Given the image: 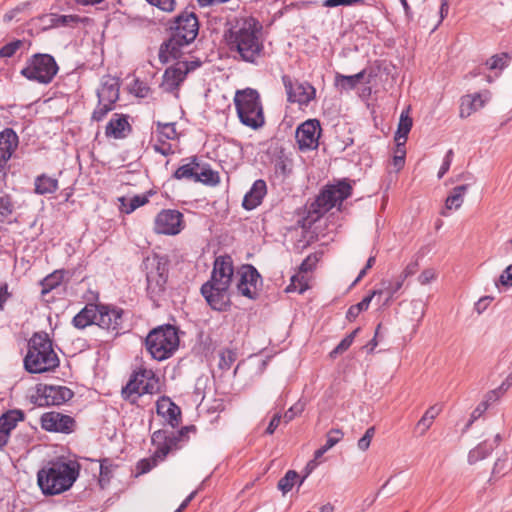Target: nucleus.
Masks as SVG:
<instances>
[{
	"instance_id": "1",
	"label": "nucleus",
	"mask_w": 512,
	"mask_h": 512,
	"mask_svg": "<svg viewBox=\"0 0 512 512\" xmlns=\"http://www.w3.org/2000/svg\"><path fill=\"white\" fill-rule=\"evenodd\" d=\"M233 274V261L230 256H219L215 259L211 278L201 287V293L212 309L223 311L228 307Z\"/></svg>"
},
{
	"instance_id": "2",
	"label": "nucleus",
	"mask_w": 512,
	"mask_h": 512,
	"mask_svg": "<svg viewBox=\"0 0 512 512\" xmlns=\"http://www.w3.org/2000/svg\"><path fill=\"white\" fill-rule=\"evenodd\" d=\"M258 22L253 18L244 19L230 29L227 42L232 51H236L242 60L255 62L260 56L263 43L260 40Z\"/></svg>"
},
{
	"instance_id": "3",
	"label": "nucleus",
	"mask_w": 512,
	"mask_h": 512,
	"mask_svg": "<svg viewBox=\"0 0 512 512\" xmlns=\"http://www.w3.org/2000/svg\"><path fill=\"white\" fill-rule=\"evenodd\" d=\"M198 31L199 24L196 15L189 11L181 13L171 26L170 38L160 48V60L165 63L179 58L181 49L195 40Z\"/></svg>"
},
{
	"instance_id": "4",
	"label": "nucleus",
	"mask_w": 512,
	"mask_h": 512,
	"mask_svg": "<svg viewBox=\"0 0 512 512\" xmlns=\"http://www.w3.org/2000/svg\"><path fill=\"white\" fill-rule=\"evenodd\" d=\"M78 477L75 463L56 461L38 472V485L46 495H56L68 490Z\"/></svg>"
},
{
	"instance_id": "5",
	"label": "nucleus",
	"mask_w": 512,
	"mask_h": 512,
	"mask_svg": "<svg viewBox=\"0 0 512 512\" xmlns=\"http://www.w3.org/2000/svg\"><path fill=\"white\" fill-rule=\"evenodd\" d=\"M59 365L57 354L47 334L36 333L30 339L24 358L25 369L30 373H44Z\"/></svg>"
},
{
	"instance_id": "6",
	"label": "nucleus",
	"mask_w": 512,
	"mask_h": 512,
	"mask_svg": "<svg viewBox=\"0 0 512 512\" xmlns=\"http://www.w3.org/2000/svg\"><path fill=\"white\" fill-rule=\"evenodd\" d=\"M234 103L242 124L252 129L264 125L265 118L258 91L252 88L238 90L234 96Z\"/></svg>"
},
{
	"instance_id": "7",
	"label": "nucleus",
	"mask_w": 512,
	"mask_h": 512,
	"mask_svg": "<svg viewBox=\"0 0 512 512\" xmlns=\"http://www.w3.org/2000/svg\"><path fill=\"white\" fill-rule=\"evenodd\" d=\"M178 347V332L171 325L157 327L146 337V348L152 358L158 361L171 357Z\"/></svg>"
},
{
	"instance_id": "8",
	"label": "nucleus",
	"mask_w": 512,
	"mask_h": 512,
	"mask_svg": "<svg viewBox=\"0 0 512 512\" xmlns=\"http://www.w3.org/2000/svg\"><path fill=\"white\" fill-rule=\"evenodd\" d=\"M189 429V427H185L178 432L169 433L162 430L155 431L152 435V442L156 446V449L150 459H143L139 462L138 468L140 469V472H149L159 461H163L169 452L177 449L178 442L184 435V430L188 431Z\"/></svg>"
},
{
	"instance_id": "9",
	"label": "nucleus",
	"mask_w": 512,
	"mask_h": 512,
	"mask_svg": "<svg viewBox=\"0 0 512 512\" xmlns=\"http://www.w3.org/2000/svg\"><path fill=\"white\" fill-rule=\"evenodd\" d=\"M58 72V65L55 59L49 54L33 55L21 74L40 84H49Z\"/></svg>"
},
{
	"instance_id": "10",
	"label": "nucleus",
	"mask_w": 512,
	"mask_h": 512,
	"mask_svg": "<svg viewBox=\"0 0 512 512\" xmlns=\"http://www.w3.org/2000/svg\"><path fill=\"white\" fill-rule=\"evenodd\" d=\"M160 389L159 379L152 369L139 368L123 388L122 394L125 398L132 395L154 394Z\"/></svg>"
},
{
	"instance_id": "11",
	"label": "nucleus",
	"mask_w": 512,
	"mask_h": 512,
	"mask_svg": "<svg viewBox=\"0 0 512 512\" xmlns=\"http://www.w3.org/2000/svg\"><path fill=\"white\" fill-rule=\"evenodd\" d=\"M184 228V215L176 209H162L153 221V231L158 235L176 236Z\"/></svg>"
},
{
	"instance_id": "12",
	"label": "nucleus",
	"mask_w": 512,
	"mask_h": 512,
	"mask_svg": "<svg viewBox=\"0 0 512 512\" xmlns=\"http://www.w3.org/2000/svg\"><path fill=\"white\" fill-rule=\"evenodd\" d=\"M351 185L346 181H340L336 185L327 186L316 199V212L325 213L333 207L340 205L342 201L350 197Z\"/></svg>"
},
{
	"instance_id": "13",
	"label": "nucleus",
	"mask_w": 512,
	"mask_h": 512,
	"mask_svg": "<svg viewBox=\"0 0 512 512\" xmlns=\"http://www.w3.org/2000/svg\"><path fill=\"white\" fill-rule=\"evenodd\" d=\"M144 265L147 270V291L150 297L154 299L164 291L167 281L166 268L156 257L147 258Z\"/></svg>"
},
{
	"instance_id": "14",
	"label": "nucleus",
	"mask_w": 512,
	"mask_h": 512,
	"mask_svg": "<svg viewBox=\"0 0 512 512\" xmlns=\"http://www.w3.org/2000/svg\"><path fill=\"white\" fill-rule=\"evenodd\" d=\"M201 65L200 61H179L175 65L167 68L163 75L161 87L166 92H173L178 89L190 71L195 70Z\"/></svg>"
},
{
	"instance_id": "15",
	"label": "nucleus",
	"mask_w": 512,
	"mask_h": 512,
	"mask_svg": "<svg viewBox=\"0 0 512 512\" xmlns=\"http://www.w3.org/2000/svg\"><path fill=\"white\" fill-rule=\"evenodd\" d=\"M237 277L238 292L249 299H255L262 285L261 276L256 268L252 265H243L237 271Z\"/></svg>"
},
{
	"instance_id": "16",
	"label": "nucleus",
	"mask_w": 512,
	"mask_h": 512,
	"mask_svg": "<svg viewBox=\"0 0 512 512\" xmlns=\"http://www.w3.org/2000/svg\"><path fill=\"white\" fill-rule=\"evenodd\" d=\"M73 396V392L64 386L39 385L33 396L38 406L60 405Z\"/></svg>"
},
{
	"instance_id": "17",
	"label": "nucleus",
	"mask_w": 512,
	"mask_h": 512,
	"mask_svg": "<svg viewBox=\"0 0 512 512\" xmlns=\"http://www.w3.org/2000/svg\"><path fill=\"white\" fill-rule=\"evenodd\" d=\"M320 122L309 119L303 122L296 130V141L300 150H313L318 147L321 135Z\"/></svg>"
},
{
	"instance_id": "18",
	"label": "nucleus",
	"mask_w": 512,
	"mask_h": 512,
	"mask_svg": "<svg viewBox=\"0 0 512 512\" xmlns=\"http://www.w3.org/2000/svg\"><path fill=\"white\" fill-rule=\"evenodd\" d=\"M283 83L290 102L307 106L316 95V89L308 82H292L287 76L283 77Z\"/></svg>"
},
{
	"instance_id": "19",
	"label": "nucleus",
	"mask_w": 512,
	"mask_h": 512,
	"mask_svg": "<svg viewBox=\"0 0 512 512\" xmlns=\"http://www.w3.org/2000/svg\"><path fill=\"white\" fill-rule=\"evenodd\" d=\"M74 420L68 415L51 411L41 416V426L49 432L70 433L73 430Z\"/></svg>"
},
{
	"instance_id": "20",
	"label": "nucleus",
	"mask_w": 512,
	"mask_h": 512,
	"mask_svg": "<svg viewBox=\"0 0 512 512\" xmlns=\"http://www.w3.org/2000/svg\"><path fill=\"white\" fill-rule=\"evenodd\" d=\"M491 99V93L488 90L467 94L460 99V118H468L473 113L482 109Z\"/></svg>"
},
{
	"instance_id": "21",
	"label": "nucleus",
	"mask_w": 512,
	"mask_h": 512,
	"mask_svg": "<svg viewBox=\"0 0 512 512\" xmlns=\"http://www.w3.org/2000/svg\"><path fill=\"white\" fill-rule=\"evenodd\" d=\"M96 325L106 330H117L122 323V311L109 306L98 305Z\"/></svg>"
},
{
	"instance_id": "22",
	"label": "nucleus",
	"mask_w": 512,
	"mask_h": 512,
	"mask_svg": "<svg viewBox=\"0 0 512 512\" xmlns=\"http://www.w3.org/2000/svg\"><path fill=\"white\" fill-rule=\"evenodd\" d=\"M156 411L164 422L175 428L179 425L181 419L180 408L168 397L160 398L156 403Z\"/></svg>"
},
{
	"instance_id": "23",
	"label": "nucleus",
	"mask_w": 512,
	"mask_h": 512,
	"mask_svg": "<svg viewBox=\"0 0 512 512\" xmlns=\"http://www.w3.org/2000/svg\"><path fill=\"white\" fill-rule=\"evenodd\" d=\"M131 126L127 116L114 114L106 126L105 134L107 137L122 139L130 132Z\"/></svg>"
},
{
	"instance_id": "24",
	"label": "nucleus",
	"mask_w": 512,
	"mask_h": 512,
	"mask_svg": "<svg viewBox=\"0 0 512 512\" xmlns=\"http://www.w3.org/2000/svg\"><path fill=\"white\" fill-rule=\"evenodd\" d=\"M18 146V136L12 129L0 133V162L6 165Z\"/></svg>"
},
{
	"instance_id": "25",
	"label": "nucleus",
	"mask_w": 512,
	"mask_h": 512,
	"mask_svg": "<svg viewBox=\"0 0 512 512\" xmlns=\"http://www.w3.org/2000/svg\"><path fill=\"white\" fill-rule=\"evenodd\" d=\"M267 193V186L264 180H256L251 189L245 194L243 207L246 210H252L259 206Z\"/></svg>"
},
{
	"instance_id": "26",
	"label": "nucleus",
	"mask_w": 512,
	"mask_h": 512,
	"mask_svg": "<svg viewBox=\"0 0 512 512\" xmlns=\"http://www.w3.org/2000/svg\"><path fill=\"white\" fill-rule=\"evenodd\" d=\"M97 95L99 102L114 105L119 98V84L117 80L111 77H104Z\"/></svg>"
},
{
	"instance_id": "27",
	"label": "nucleus",
	"mask_w": 512,
	"mask_h": 512,
	"mask_svg": "<svg viewBox=\"0 0 512 512\" xmlns=\"http://www.w3.org/2000/svg\"><path fill=\"white\" fill-rule=\"evenodd\" d=\"M310 257H308L300 266V271L296 275L291 277L290 284L286 287V292H298L300 294L304 293L308 288V278L305 275L310 269L311 265H309Z\"/></svg>"
},
{
	"instance_id": "28",
	"label": "nucleus",
	"mask_w": 512,
	"mask_h": 512,
	"mask_svg": "<svg viewBox=\"0 0 512 512\" xmlns=\"http://www.w3.org/2000/svg\"><path fill=\"white\" fill-rule=\"evenodd\" d=\"M467 187V185H460L452 189L445 200L443 209L440 212L442 216L447 217L451 211L458 210L462 206Z\"/></svg>"
},
{
	"instance_id": "29",
	"label": "nucleus",
	"mask_w": 512,
	"mask_h": 512,
	"mask_svg": "<svg viewBox=\"0 0 512 512\" xmlns=\"http://www.w3.org/2000/svg\"><path fill=\"white\" fill-rule=\"evenodd\" d=\"M343 438V432L340 429H331L326 435V443L314 453V460L308 463V467L314 468L319 460L328 450L334 447Z\"/></svg>"
},
{
	"instance_id": "30",
	"label": "nucleus",
	"mask_w": 512,
	"mask_h": 512,
	"mask_svg": "<svg viewBox=\"0 0 512 512\" xmlns=\"http://www.w3.org/2000/svg\"><path fill=\"white\" fill-rule=\"evenodd\" d=\"M98 305L88 304L73 318L75 327L83 329L91 324H96Z\"/></svg>"
},
{
	"instance_id": "31",
	"label": "nucleus",
	"mask_w": 512,
	"mask_h": 512,
	"mask_svg": "<svg viewBox=\"0 0 512 512\" xmlns=\"http://www.w3.org/2000/svg\"><path fill=\"white\" fill-rule=\"evenodd\" d=\"M308 474L309 472H307V474L304 477L300 478L299 474L295 470H288L284 477H282L278 481L277 487L282 492L283 495H286L292 490V488L295 485H298V487H300L303 484L305 478L308 476Z\"/></svg>"
},
{
	"instance_id": "32",
	"label": "nucleus",
	"mask_w": 512,
	"mask_h": 512,
	"mask_svg": "<svg viewBox=\"0 0 512 512\" xmlns=\"http://www.w3.org/2000/svg\"><path fill=\"white\" fill-rule=\"evenodd\" d=\"M40 22L43 29L52 27L67 26L77 21V17L73 15H57L46 14L40 17Z\"/></svg>"
},
{
	"instance_id": "33",
	"label": "nucleus",
	"mask_w": 512,
	"mask_h": 512,
	"mask_svg": "<svg viewBox=\"0 0 512 512\" xmlns=\"http://www.w3.org/2000/svg\"><path fill=\"white\" fill-rule=\"evenodd\" d=\"M34 186L35 193L39 195L52 194L58 189V180L56 178L42 174L36 177Z\"/></svg>"
},
{
	"instance_id": "34",
	"label": "nucleus",
	"mask_w": 512,
	"mask_h": 512,
	"mask_svg": "<svg viewBox=\"0 0 512 512\" xmlns=\"http://www.w3.org/2000/svg\"><path fill=\"white\" fill-rule=\"evenodd\" d=\"M120 205L119 209L121 212L125 214H130L135 211L137 208L145 205L149 201L148 195H135L131 198L120 197L119 199Z\"/></svg>"
},
{
	"instance_id": "35",
	"label": "nucleus",
	"mask_w": 512,
	"mask_h": 512,
	"mask_svg": "<svg viewBox=\"0 0 512 512\" xmlns=\"http://www.w3.org/2000/svg\"><path fill=\"white\" fill-rule=\"evenodd\" d=\"M363 77H364V71H361L357 74L349 75V76L342 75V74L338 73L335 76V85L337 88H339L341 90H346V91L352 90L360 83V81L363 79Z\"/></svg>"
},
{
	"instance_id": "36",
	"label": "nucleus",
	"mask_w": 512,
	"mask_h": 512,
	"mask_svg": "<svg viewBox=\"0 0 512 512\" xmlns=\"http://www.w3.org/2000/svg\"><path fill=\"white\" fill-rule=\"evenodd\" d=\"M412 118L409 116V108L403 110L400 115L397 131L395 133V140L407 141L408 134L412 128Z\"/></svg>"
},
{
	"instance_id": "37",
	"label": "nucleus",
	"mask_w": 512,
	"mask_h": 512,
	"mask_svg": "<svg viewBox=\"0 0 512 512\" xmlns=\"http://www.w3.org/2000/svg\"><path fill=\"white\" fill-rule=\"evenodd\" d=\"M23 419V414L18 410H11L0 417V429L10 435L17 423Z\"/></svg>"
},
{
	"instance_id": "38",
	"label": "nucleus",
	"mask_w": 512,
	"mask_h": 512,
	"mask_svg": "<svg viewBox=\"0 0 512 512\" xmlns=\"http://www.w3.org/2000/svg\"><path fill=\"white\" fill-rule=\"evenodd\" d=\"M405 281L400 277L396 276L393 279L382 280L381 288L376 291H381V294L387 295V302L393 298V296L402 288Z\"/></svg>"
},
{
	"instance_id": "39",
	"label": "nucleus",
	"mask_w": 512,
	"mask_h": 512,
	"mask_svg": "<svg viewBox=\"0 0 512 512\" xmlns=\"http://www.w3.org/2000/svg\"><path fill=\"white\" fill-rule=\"evenodd\" d=\"M196 166H197L196 177H195L196 182H202L204 184H210V185H215L219 182V175L217 172L213 171L209 167H204V166L200 167L199 164Z\"/></svg>"
},
{
	"instance_id": "40",
	"label": "nucleus",
	"mask_w": 512,
	"mask_h": 512,
	"mask_svg": "<svg viewBox=\"0 0 512 512\" xmlns=\"http://www.w3.org/2000/svg\"><path fill=\"white\" fill-rule=\"evenodd\" d=\"M157 138L159 142H163V140H176L178 133L175 128V123L157 122Z\"/></svg>"
},
{
	"instance_id": "41",
	"label": "nucleus",
	"mask_w": 512,
	"mask_h": 512,
	"mask_svg": "<svg viewBox=\"0 0 512 512\" xmlns=\"http://www.w3.org/2000/svg\"><path fill=\"white\" fill-rule=\"evenodd\" d=\"M493 449H494V446L486 441L479 444L477 447H475L474 449H472L469 452V455H468L469 463L474 464L477 461L484 459L492 452Z\"/></svg>"
},
{
	"instance_id": "42",
	"label": "nucleus",
	"mask_w": 512,
	"mask_h": 512,
	"mask_svg": "<svg viewBox=\"0 0 512 512\" xmlns=\"http://www.w3.org/2000/svg\"><path fill=\"white\" fill-rule=\"evenodd\" d=\"M63 280V273L60 271H55L52 274L48 275L41 282L42 285V295L49 293L51 290L57 288Z\"/></svg>"
},
{
	"instance_id": "43",
	"label": "nucleus",
	"mask_w": 512,
	"mask_h": 512,
	"mask_svg": "<svg viewBox=\"0 0 512 512\" xmlns=\"http://www.w3.org/2000/svg\"><path fill=\"white\" fill-rule=\"evenodd\" d=\"M198 163L193 159L190 163L180 166L174 173L176 179H193L195 181Z\"/></svg>"
},
{
	"instance_id": "44",
	"label": "nucleus",
	"mask_w": 512,
	"mask_h": 512,
	"mask_svg": "<svg viewBox=\"0 0 512 512\" xmlns=\"http://www.w3.org/2000/svg\"><path fill=\"white\" fill-rule=\"evenodd\" d=\"M115 466L108 459H103L100 463V476H99V484L102 488H104L110 482V479L113 476Z\"/></svg>"
},
{
	"instance_id": "45",
	"label": "nucleus",
	"mask_w": 512,
	"mask_h": 512,
	"mask_svg": "<svg viewBox=\"0 0 512 512\" xmlns=\"http://www.w3.org/2000/svg\"><path fill=\"white\" fill-rule=\"evenodd\" d=\"M509 56L506 53H501L490 57L486 61V65L490 70H503L509 64Z\"/></svg>"
},
{
	"instance_id": "46",
	"label": "nucleus",
	"mask_w": 512,
	"mask_h": 512,
	"mask_svg": "<svg viewBox=\"0 0 512 512\" xmlns=\"http://www.w3.org/2000/svg\"><path fill=\"white\" fill-rule=\"evenodd\" d=\"M236 360V352L229 348L223 349L219 353V363L218 367L221 370H229L232 364Z\"/></svg>"
},
{
	"instance_id": "47",
	"label": "nucleus",
	"mask_w": 512,
	"mask_h": 512,
	"mask_svg": "<svg viewBox=\"0 0 512 512\" xmlns=\"http://www.w3.org/2000/svg\"><path fill=\"white\" fill-rule=\"evenodd\" d=\"M275 172L283 179L287 178L292 172V161L286 158H280L275 163Z\"/></svg>"
},
{
	"instance_id": "48",
	"label": "nucleus",
	"mask_w": 512,
	"mask_h": 512,
	"mask_svg": "<svg viewBox=\"0 0 512 512\" xmlns=\"http://www.w3.org/2000/svg\"><path fill=\"white\" fill-rule=\"evenodd\" d=\"M359 332V328L355 329L353 332H351L349 335H347L331 352V356H334L336 354H341L344 351H346L353 343L355 336Z\"/></svg>"
},
{
	"instance_id": "49",
	"label": "nucleus",
	"mask_w": 512,
	"mask_h": 512,
	"mask_svg": "<svg viewBox=\"0 0 512 512\" xmlns=\"http://www.w3.org/2000/svg\"><path fill=\"white\" fill-rule=\"evenodd\" d=\"M14 210V205L10 196L4 195L0 197V217L2 219H6L12 215Z\"/></svg>"
},
{
	"instance_id": "50",
	"label": "nucleus",
	"mask_w": 512,
	"mask_h": 512,
	"mask_svg": "<svg viewBox=\"0 0 512 512\" xmlns=\"http://www.w3.org/2000/svg\"><path fill=\"white\" fill-rule=\"evenodd\" d=\"M304 403L297 402L292 407H290L284 414V421L285 423H289L292 421L296 416L300 415L304 410Z\"/></svg>"
},
{
	"instance_id": "51",
	"label": "nucleus",
	"mask_w": 512,
	"mask_h": 512,
	"mask_svg": "<svg viewBox=\"0 0 512 512\" xmlns=\"http://www.w3.org/2000/svg\"><path fill=\"white\" fill-rule=\"evenodd\" d=\"M375 434V428L370 427L366 430L365 434L358 440L357 446L361 451H366L371 444V440Z\"/></svg>"
},
{
	"instance_id": "52",
	"label": "nucleus",
	"mask_w": 512,
	"mask_h": 512,
	"mask_svg": "<svg viewBox=\"0 0 512 512\" xmlns=\"http://www.w3.org/2000/svg\"><path fill=\"white\" fill-rule=\"evenodd\" d=\"M113 109V105L108 103H101L98 101V105L93 112L92 118L95 121H101L106 114Z\"/></svg>"
},
{
	"instance_id": "53",
	"label": "nucleus",
	"mask_w": 512,
	"mask_h": 512,
	"mask_svg": "<svg viewBox=\"0 0 512 512\" xmlns=\"http://www.w3.org/2000/svg\"><path fill=\"white\" fill-rule=\"evenodd\" d=\"M365 0H325L324 7L351 6L354 4H364Z\"/></svg>"
},
{
	"instance_id": "54",
	"label": "nucleus",
	"mask_w": 512,
	"mask_h": 512,
	"mask_svg": "<svg viewBox=\"0 0 512 512\" xmlns=\"http://www.w3.org/2000/svg\"><path fill=\"white\" fill-rule=\"evenodd\" d=\"M153 149L163 156H168L174 153V148L172 147V145L164 140L163 142H159L157 140L156 143L153 144Z\"/></svg>"
},
{
	"instance_id": "55",
	"label": "nucleus",
	"mask_w": 512,
	"mask_h": 512,
	"mask_svg": "<svg viewBox=\"0 0 512 512\" xmlns=\"http://www.w3.org/2000/svg\"><path fill=\"white\" fill-rule=\"evenodd\" d=\"M433 422L434 420L424 413L420 420L417 422L416 429L420 431L421 435H424L432 426Z\"/></svg>"
},
{
	"instance_id": "56",
	"label": "nucleus",
	"mask_w": 512,
	"mask_h": 512,
	"mask_svg": "<svg viewBox=\"0 0 512 512\" xmlns=\"http://www.w3.org/2000/svg\"><path fill=\"white\" fill-rule=\"evenodd\" d=\"M21 42L16 41L3 46L0 49V57H11L20 48Z\"/></svg>"
},
{
	"instance_id": "57",
	"label": "nucleus",
	"mask_w": 512,
	"mask_h": 512,
	"mask_svg": "<svg viewBox=\"0 0 512 512\" xmlns=\"http://www.w3.org/2000/svg\"><path fill=\"white\" fill-rule=\"evenodd\" d=\"M452 157H453V151L449 150L442 162V165L438 171V178L441 179L450 169L451 163H452Z\"/></svg>"
},
{
	"instance_id": "58",
	"label": "nucleus",
	"mask_w": 512,
	"mask_h": 512,
	"mask_svg": "<svg viewBox=\"0 0 512 512\" xmlns=\"http://www.w3.org/2000/svg\"><path fill=\"white\" fill-rule=\"evenodd\" d=\"M376 295H381V291L373 290L368 296L364 297L359 303L354 305L360 312L365 311L369 308L372 299Z\"/></svg>"
},
{
	"instance_id": "59",
	"label": "nucleus",
	"mask_w": 512,
	"mask_h": 512,
	"mask_svg": "<svg viewBox=\"0 0 512 512\" xmlns=\"http://www.w3.org/2000/svg\"><path fill=\"white\" fill-rule=\"evenodd\" d=\"M149 4L158 7L163 11H172L174 9V0H146Z\"/></svg>"
},
{
	"instance_id": "60",
	"label": "nucleus",
	"mask_w": 512,
	"mask_h": 512,
	"mask_svg": "<svg viewBox=\"0 0 512 512\" xmlns=\"http://www.w3.org/2000/svg\"><path fill=\"white\" fill-rule=\"evenodd\" d=\"M436 278V273L433 269L424 270L418 277V281L422 285H426Z\"/></svg>"
},
{
	"instance_id": "61",
	"label": "nucleus",
	"mask_w": 512,
	"mask_h": 512,
	"mask_svg": "<svg viewBox=\"0 0 512 512\" xmlns=\"http://www.w3.org/2000/svg\"><path fill=\"white\" fill-rule=\"evenodd\" d=\"M418 268V264L416 262H411L406 265L403 271L398 275L403 281H405L409 276L416 273Z\"/></svg>"
},
{
	"instance_id": "62",
	"label": "nucleus",
	"mask_w": 512,
	"mask_h": 512,
	"mask_svg": "<svg viewBox=\"0 0 512 512\" xmlns=\"http://www.w3.org/2000/svg\"><path fill=\"white\" fill-rule=\"evenodd\" d=\"M499 281L504 286H512V264L500 275Z\"/></svg>"
},
{
	"instance_id": "63",
	"label": "nucleus",
	"mask_w": 512,
	"mask_h": 512,
	"mask_svg": "<svg viewBox=\"0 0 512 512\" xmlns=\"http://www.w3.org/2000/svg\"><path fill=\"white\" fill-rule=\"evenodd\" d=\"M492 297H482L480 298L476 303H475V311L478 313V314H482L488 307V305L490 304V302L492 301Z\"/></svg>"
},
{
	"instance_id": "64",
	"label": "nucleus",
	"mask_w": 512,
	"mask_h": 512,
	"mask_svg": "<svg viewBox=\"0 0 512 512\" xmlns=\"http://www.w3.org/2000/svg\"><path fill=\"white\" fill-rule=\"evenodd\" d=\"M132 90L135 92L136 96L141 98L146 97L149 93V88L145 84L138 81L135 82Z\"/></svg>"
}]
</instances>
